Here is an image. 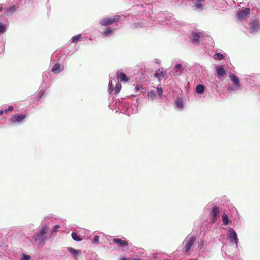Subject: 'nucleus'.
Returning a JSON list of instances; mask_svg holds the SVG:
<instances>
[{
    "mask_svg": "<svg viewBox=\"0 0 260 260\" xmlns=\"http://www.w3.org/2000/svg\"><path fill=\"white\" fill-rule=\"evenodd\" d=\"M229 78L233 82V84L236 85L237 87H241L239 78L234 73H230L229 74Z\"/></svg>",
    "mask_w": 260,
    "mask_h": 260,
    "instance_id": "nucleus-11",
    "label": "nucleus"
},
{
    "mask_svg": "<svg viewBox=\"0 0 260 260\" xmlns=\"http://www.w3.org/2000/svg\"><path fill=\"white\" fill-rule=\"evenodd\" d=\"M72 237L76 241H81L82 240V238L75 232H73L72 233Z\"/></svg>",
    "mask_w": 260,
    "mask_h": 260,
    "instance_id": "nucleus-21",
    "label": "nucleus"
},
{
    "mask_svg": "<svg viewBox=\"0 0 260 260\" xmlns=\"http://www.w3.org/2000/svg\"><path fill=\"white\" fill-rule=\"evenodd\" d=\"M3 9V6L2 4H0V12H1Z\"/></svg>",
    "mask_w": 260,
    "mask_h": 260,
    "instance_id": "nucleus-41",
    "label": "nucleus"
},
{
    "mask_svg": "<svg viewBox=\"0 0 260 260\" xmlns=\"http://www.w3.org/2000/svg\"><path fill=\"white\" fill-rule=\"evenodd\" d=\"M166 74V71L164 69H159L156 71L155 73V77L160 80L164 78Z\"/></svg>",
    "mask_w": 260,
    "mask_h": 260,
    "instance_id": "nucleus-12",
    "label": "nucleus"
},
{
    "mask_svg": "<svg viewBox=\"0 0 260 260\" xmlns=\"http://www.w3.org/2000/svg\"><path fill=\"white\" fill-rule=\"evenodd\" d=\"M250 9L248 8H245L237 13V16L239 19H244L246 16L250 13Z\"/></svg>",
    "mask_w": 260,
    "mask_h": 260,
    "instance_id": "nucleus-9",
    "label": "nucleus"
},
{
    "mask_svg": "<svg viewBox=\"0 0 260 260\" xmlns=\"http://www.w3.org/2000/svg\"><path fill=\"white\" fill-rule=\"evenodd\" d=\"M49 227L47 225L43 226L41 231L34 236V239L35 242H37L39 246L43 247L46 240L47 238L45 234L48 232Z\"/></svg>",
    "mask_w": 260,
    "mask_h": 260,
    "instance_id": "nucleus-1",
    "label": "nucleus"
},
{
    "mask_svg": "<svg viewBox=\"0 0 260 260\" xmlns=\"http://www.w3.org/2000/svg\"><path fill=\"white\" fill-rule=\"evenodd\" d=\"M179 68H180V75L181 73H183V69L182 68V65L180 63Z\"/></svg>",
    "mask_w": 260,
    "mask_h": 260,
    "instance_id": "nucleus-38",
    "label": "nucleus"
},
{
    "mask_svg": "<svg viewBox=\"0 0 260 260\" xmlns=\"http://www.w3.org/2000/svg\"><path fill=\"white\" fill-rule=\"evenodd\" d=\"M203 34L201 32L192 31L191 41L193 43L198 44Z\"/></svg>",
    "mask_w": 260,
    "mask_h": 260,
    "instance_id": "nucleus-10",
    "label": "nucleus"
},
{
    "mask_svg": "<svg viewBox=\"0 0 260 260\" xmlns=\"http://www.w3.org/2000/svg\"><path fill=\"white\" fill-rule=\"evenodd\" d=\"M119 16L115 15L112 17L104 18L100 21V24L103 26H108L118 22Z\"/></svg>",
    "mask_w": 260,
    "mask_h": 260,
    "instance_id": "nucleus-4",
    "label": "nucleus"
},
{
    "mask_svg": "<svg viewBox=\"0 0 260 260\" xmlns=\"http://www.w3.org/2000/svg\"><path fill=\"white\" fill-rule=\"evenodd\" d=\"M205 5V0H198L193 2L192 8L194 11L200 12L203 10Z\"/></svg>",
    "mask_w": 260,
    "mask_h": 260,
    "instance_id": "nucleus-5",
    "label": "nucleus"
},
{
    "mask_svg": "<svg viewBox=\"0 0 260 260\" xmlns=\"http://www.w3.org/2000/svg\"><path fill=\"white\" fill-rule=\"evenodd\" d=\"M60 228L59 225H55L53 228V232H56Z\"/></svg>",
    "mask_w": 260,
    "mask_h": 260,
    "instance_id": "nucleus-37",
    "label": "nucleus"
},
{
    "mask_svg": "<svg viewBox=\"0 0 260 260\" xmlns=\"http://www.w3.org/2000/svg\"><path fill=\"white\" fill-rule=\"evenodd\" d=\"M224 58V55L220 53H216L214 55V58L215 60H221Z\"/></svg>",
    "mask_w": 260,
    "mask_h": 260,
    "instance_id": "nucleus-22",
    "label": "nucleus"
},
{
    "mask_svg": "<svg viewBox=\"0 0 260 260\" xmlns=\"http://www.w3.org/2000/svg\"><path fill=\"white\" fill-rule=\"evenodd\" d=\"M121 89V84L119 83H117L116 85V87L114 89V93L115 94H118L120 92Z\"/></svg>",
    "mask_w": 260,
    "mask_h": 260,
    "instance_id": "nucleus-23",
    "label": "nucleus"
},
{
    "mask_svg": "<svg viewBox=\"0 0 260 260\" xmlns=\"http://www.w3.org/2000/svg\"><path fill=\"white\" fill-rule=\"evenodd\" d=\"M81 35H78L77 36H75L72 38V42L73 43H77L79 40V39L81 38Z\"/></svg>",
    "mask_w": 260,
    "mask_h": 260,
    "instance_id": "nucleus-25",
    "label": "nucleus"
},
{
    "mask_svg": "<svg viewBox=\"0 0 260 260\" xmlns=\"http://www.w3.org/2000/svg\"><path fill=\"white\" fill-rule=\"evenodd\" d=\"M142 87L141 85L140 84H136V85L135 86V89L136 90V91H139L141 89H142Z\"/></svg>",
    "mask_w": 260,
    "mask_h": 260,
    "instance_id": "nucleus-33",
    "label": "nucleus"
},
{
    "mask_svg": "<svg viewBox=\"0 0 260 260\" xmlns=\"http://www.w3.org/2000/svg\"><path fill=\"white\" fill-rule=\"evenodd\" d=\"M13 110V107L12 106H9L7 110H5V112L8 111H11Z\"/></svg>",
    "mask_w": 260,
    "mask_h": 260,
    "instance_id": "nucleus-35",
    "label": "nucleus"
},
{
    "mask_svg": "<svg viewBox=\"0 0 260 260\" xmlns=\"http://www.w3.org/2000/svg\"><path fill=\"white\" fill-rule=\"evenodd\" d=\"M113 243L118 244L119 247H124L128 245V241L118 238L113 239Z\"/></svg>",
    "mask_w": 260,
    "mask_h": 260,
    "instance_id": "nucleus-13",
    "label": "nucleus"
},
{
    "mask_svg": "<svg viewBox=\"0 0 260 260\" xmlns=\"http://www.w3.org/2000/svg\"><path fill=\"white\" fill-rule=\"evenodd\" d=\"M114 90V89L113 88V85L112 82L111 81H110L109 82V93H111Z\"/></svg>",
    "mask_w": 260,
    "mask_h": 260,
    "instance_id": "nucleus-27",
    "label": "nucleus"
},
{
    "mask_svg": "<svg viewBox=\"0 0 260 260\" xmlns=\"http://www.w3.org/2000/svg\"><path fill=\"white\" fill-rule=\"evenodd\" d=\"M63 67L61 68L60 65L58 63H56L52 68V72H53L54 74H56L60 73L63 70Z\"/></svg>",
    "mask_w": 260,
    "mask_h": 260,
    "instance_id": "nucleus-18",
    "label": "nucleus"
},
{
    "mask_svg": "<svg viewBox=\"0 0 260 260\" xmlns=\"http://www.w3.org/2000/svg\"><path fill=\"white\" fill-rule=\"evenodd\" d=\"M227 238L230 241L231 244L235 245L236 247L238 248V243H239V239L236 231L231 228H229L227 231Z\"/></svg>",
    "mask_w": 260,
    "mask_h": 260,
    "instance_id": "nucleus-2",
    "label": "nucleus"
},
{
    "mask_svg": "<svg viewBox=\"0 0 260 260\" xmlns=\"http://www.w3.org/2000/svg\"><path fill=\"white\" fill-rule=\"evenodd\" d=\"M148 95L151 100H154L156 97V95L154 91H149L148 92Z\"/></svg>",
    "mask_w": 260,
    "mask_h": 260,
    "instance_id": "nucleus-24",
    "label": "nucleus"
},
{
    "mask_svg": "<svg viewBox=\"0 0 260 260\" xmlns=\"http://www.w3.org/2000/svg\"><path fill=\"white\" fill-rule=\"evenodd\" d=\"M157 92L158 95L161 96L162 94V89L161 87L157 88Z\"/></svg>",
    "mask_w": 260,
    "mask_h": 260,
    "instance_id": "nucleus-32",
    "label": "nucleus"
},
{
    "mask_svg": "<svg viewBox=\"0 0 260 260\" xmlns=\"http://www.w3.org/2000/svg\"><path fill=\"white\" fill-rule=\"evenodd\" d=\"M99 236H95L93 238V242H99Z\"/></svg>",
    "mask_w": 260,
    "mask_h": 260,
    "instance_id": "nucleus-36",
    "label": "nucleus"
},
{
    "mask_svg": "<svg viewBox=\"0 0 260 260\" xmlns=\"http://www.w3.org/2000/svg\"><path fill=\"white\" fill-rule=\"evenodd\" d=\"M30 258V255L24 254L23 257L21 258V260H29Z\"/></svg>",
    "mask_w": 260,
    "mask_h": 260,
    "instance_id": "nucleus-31",
    "label": "nucleus"
},
{
    "mask_svg": "<svg viewBox=\"0 0 260 260\" xmlns=\"http://www.w3.org/2000/svg\"><path fill=\"white\" fill-rule=\"evenodd\" d=\"M6 31V27L2 23L0 22V33H4Z\"/></svg>",
    "mask_w": 260,
    "mask_h": 260,
    "instance_id": "nucleus-28",
    "label": "nucleus"
},
{
    "mask_svg": "<svg viewBox=\"0 0 260 260\" xmlns=\"http://www.w3.org/2000/svg\"><path fill=\"white\" fill-rule=\"evenodd\" d=\"M205 90V87L203 84H198L195 88V91L199 94H203Z\"/></svg>",
    "mask_w": 260,
    "mask_h": 260,
    "instance_id": "nucleus-16",
    "label": "nucleus"
},
{
    "mask_svg": "<svg viewBox=\"0 0 260 260\" xmlns=\"http://www.w3.org/2000/svg\"><path fill=\"white\" fill-rule=\"evenodd\" d=\"M213 203H209L206 206L207 209H209L211 206L212 207V210L211 211V215L212 216L211 218V222H214L216 221L217 217L219 216V210L218 207L217 206H213Z\"/></svg>",
    "mask_w": 260,
    "mask_h": 260,
    "instance_id": "nucleus-3",
    "label": "nucleus"
},
{
    "mask_svg": "<svg viewBox=\"0 0 260 260\" xmlns=\"http://www.w3.org/2000/svg\"><path fill=\"white\" fill-rule=\"evenodd\" d=\"M183 100L180 98V110L183 109Z\"/></svg>",
    "mask_w": 260,
    "mask_h": 260,
    "instance_id": "nucleus-34",
    "label": "nucleus"
},
{
    "mask_svg": "<svg viewBox=\"0 0 260 260\" xmlns=\"http://www.w3.org/2000/svg\"><path fill=\"white\" fill-rule=\"evenodd\" d=\"M112 32V29H111L109 27H108V28H106V29L105 30L104 34L106 35H107L108 34H111Z\"/></svg>",
    "mask_w": 260,
    "mask_h": 260,
    "instance_id": "nucleus-30",
    "label": "nucleus"
},
{
    "mask_svg": "<svg viewBox=\"0 0 260 260\" xmlns=\"http://www.w3.org/2000/svg\"><path fill=\"white\" fill-rule=\"evenodd\" d=\"M26 117V115L23 114H15L11 118V121L12 123H19L23 120Z\"/></svg>",
    "mask_w": 260,
    "mask_h": 260,
    "instance_id": "nucleus-7",
    "label": "nucleus"
},
{
    "mask_svg": "<svg viewBox=\"0 0 260 260\" xmlns=\"http://www.w3.org/2000/svg\"><path fill=\"white\" fill-rule=\"evenodd\" d=\"M216 72L218 77H223L225 74V70L223 66H219L216 67Z\"/></svg>",
    "mask_w": 260,
    "mask_h": 260,
    "instance_id": "nucleus-14",
    "label": "nucleus"
},
{
    "mask_svg": "<svg viewBox=\"0 0 260 260\" xmlns=\"http://www.w3.org/2000/svg\"><path fill=\"white\" fill-rule=\"evenodd\" d=\"M217 3L220 4L221 6L219 7L221 8L225 6L227 4V3L225 0H218Z\"/></svg>",
    "mask_w": 260,
    "mask_h": 260,
    "instance_id": "nucleus-26",
    "label": "nucleus"
},
{
    "mask_svg": "<svg viewBox=\"0 0 260 260\" xmlns=\"http://www.w3.org/2000/svg\"><path fill=\"white\" fill-rule=\"evenodd\" d=\"M222 220L223 222V224L225 225L229 224V219L228 215L224 213L222 216Z\"/></svg>",
    "mask_w": 260,
    "mask_h": 260,
    "instance_id": "nucleus-20",
    "label": "nucleus"
},
{
    "mask_svg": "<svg viewBox=\"0 0 260 260\" xmlns=\"http://www.w3.org/2000/svg\"><path fill=\"white\" fill-rule=\"evenodd\" d=\"M196 238L194 236L190 237L188 239H186V243L184 247L186 252H188L191 248L193 244L196 241Z\"/></svg>",
    "mask_w": 260,
    "mask_h": 260,
    "instance_id": "nucleus-6",
    "label": "nucleus"
},
{
    "mask_svg": "<svg viewBox=\"0 0 260 260\" xmlns=\"http://www.w3.org/2000/svg\"><path fill=\"white\" fill-rule=\"evenodd\" d=\"M250 32L254 33L257 32L260 28V24L257 20H255L252 21L250 23Z\"/></svg>",
    "mask_w": 260,
    "mask_h": 260,
    "instance_id": "nucleus-8",
    "label": "nucleus"
},
{
    "mask_svg": "<svg viewBox=\"0 0 260 260\" xmlns=\"http://www.w3.org/2000/svg\"><path fill=\"white\" fill-rule=\"evenodd\" d=\"M120 260H131V258H125V257H123V258H121L120 259Z\"/></svg>",
    "mask_w": 260,
    "mask_h": 260,
    "instance_id": "nucleus-40",
    "label": "nucleus"
},
{
    "mask_svg": "<svg viewBox=\"0 0 260 260\" xmlns=\"http://www.w3.org/2000/svg\"><path fill=\"white\" fill-rule=\"evenodd\" d=\"M118 79L121 82H127L129 80L128 78L126 76V74L123 73H120L119 72L117 73Z\"/></svg>",
    "mask_w": 260,
    "mask_h": 260,
    "instance_id": "nucleus-15",
    "label": "nucleus"
},
{
    "mask_svg": "<svg viewBox=\"0 0 260 260\" xmlns=\"http://www.w3.org/2000/svg\"><path fill=\"white\" fill-rule=\"evenodd\" d=\"M175 67L176 68H178L179 69V64H177L176 66H175Z\"/></svg>",
    "mask_w": 260,
    "mask_h": 260,
    "instance_id": "nucleus-43",
    "label": "nucleus"
},
{
    "mask_svg": "<svg viewBox=\"0 0 260 260\" xmlns=\"http://www.w3.org/2000/svg\"><path fill=\"white\" fill-rule=\"evenodd\" d=\"M68 250L75 256L81 253L80 250H75L72 247L68 248Z\"/></svg>",
    "mask_w": 260,
    "mask_h": 260,
    "instance_id": "nucleus-19",
    "label": "nucleus"
},
{
    "mask_svg": "<svg viewBox=\"0 0 260 260\" xmlns=\"http://www.w3.org/2000/svg\"><path fill=\"white\" fill-rule=\"evenodd\" d=\"M3 113H4L3 111L1 110V111H0V115H3Z\"/></svg>",
    "mask_w": 260,
    "mask_h": 260,
    "instance_id": "nucleus-42",
    "label": "nucleus"
},
{
    "mask_svg": "<svg viewBox=\"0 0 260 260\" xmlns=\"http://www.w3.org/2000/svg\"><path fill=\"white\" fill-rule=\"evenodd\" d=\"M175 104H176V106H177V107H179V99H177L175 101Z\"/></svg>",
    "mask_w": 260,
    "mask_h": 260,
    "instance_id": "nucleus-39",
    "label": "nucleus"
},
{
    "mask_svg": "<svg viewBox=\"0 0 260 260\" xmlns=\"http://www.w3.org/2000/svg\"><path fill=\"white\" fill-rule=\"evenodd\" d=\"M227 90L229 92H233L235 90H241V87H237L234 84L232 85L230 84H228L227 85Z\"/></svg>",
    "mask_w": 260,
    "mask_h": 260,
    "instance_id": "nucleus-17",
    "label": "nucleus"
},
{
    "mask_svg": "<svg viewBox=\"0 0 260 260\" xmlns=\"http://www.w3.org/2000/svg\"><path fill=\"white\" fill-rule=\"evenodd\" d=\"M44 90H41L37 94V98L38 99H41L43 95H44Z\"/></svg>",
    "mask_w": 260,
    "mask_h": 260,
    "instance_id": "nucleus-29",
    "label": "nucleus"
}]
</instances>
